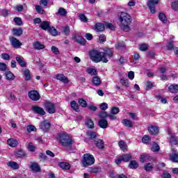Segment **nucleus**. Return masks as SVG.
<instances>
[{
	"instance_id": "f8f14e48",
	"label": "nucleus",
	"mask_w": 178,
	"mask_h": 178,
	"mask_svg": "<svg viewBox=\"0 0 178 178\" xmlns=\"http://www.w3.org/2000/svg\"><path fill=\"white\" fill-rule=\"evenodd\" d=\"M147 130L152 136H156L159 133V128L154 125H149Z\"/></svg>"
},
{
	"instance_id": "3c124183",
	"label": "nucleus",
	"mask_w": 178,
	"mask_h": 178,
	"mask_svg": "<svg viewBox=\"0 0 178 178\" xmlns=\"http://www.w3.org/2000/svg\"><path fill=\"white\" fill-rule=\"evenodd\" d=\"M139 49L140 51H143V52H145V51H148V44H142L139 45Z\"/></svg>"
},
{
	"instance_id": "f03ea898",
	"label": "nucleus",
	"mask_w": 178,
	"mask_h": 178,
	"mask_svg": "<svg viewBox=\"0 0 178 178\" xmlns=\"http://www.w3.org/2000/svg\"><path fill=\"white\" fill-rule=\"evenodd\" d=\"M89 55L90 56V59L93 62H95V63H98L101 61L103 62V63H108L109 61L108 58L105 57V54L97 50L90 51Z\"/></svg>"
},
{
	"instance_id": "bb28decb",
	"label": "nucleus",
	"mask_w": 178,
	"mask_h": 178,
	"mask_svg": "<svg viewBox=\"0 0 178 178\" xmlns=\"http://www.w3.org/2000/svg\"><path fill=\"white\" fill-rule=\"evenodd\" d=\"M47 31L51 34V35H53V37H56V35H58V31L54 26H50Z\"/></svg>"
},
{
	"instance_id": "f704fd0d",
	"label": "nucleus",
	"mask_w": 178,
	"mask_h": 178,
	"mask_svg": "<svg viewBox=\"0 0 178 178\" xmlns=\"http://www.w3.org/2000/svg\"><path fill=\"white\" fill-rule=\"evenodd\" d=\"M122 123L126 127H129V128L133 127V122L130 120H127V119L123 120Z\"/></svg>"
},
{
	"instance_id": "72a5a7b5",
	"label": "nucleus",
	"mask_w": 178,
	"mask_h": 178,
	"mask_svg": "<svg viewBox=\"0 0 178 178\" xmlns=\"http://www.w3.org/2000/svg\"><path fill=\"white\" fill-rule=\"evenodd\" d=\"M168 90L170 91V92H172V94H175L176 92H177L178 91V86L177 85H170L168 87Z\"/></svg>"
},
{
	"instance_id": "de8ad7c7",
	"label": "nucleus",
	"mask_w": 178,
	"mask_h": 178,
	"mask_svg": "<svg viewBox=\"0 0 178 178\" xmlns=\"http://www.w3.org/2000/svg\"><path fill=\"white\" fill-rule=\"evenodd\" d=\"M87 72L88 73V74H91V76H97V70L94 68H88L87 70Z\"/></svg>"
},
{
	"instance_id": "9b49d317",
	"label": "nucleus",
	"mask_w": 178,
	"mask_h": 178,
	"mask_svg": "<svg viewBox=\"0 0 178 178\" xmlns=\"http://www.w3.org/2000/svg\"><path fill=\"white\" fill-rule=\"evenodd\" d=\"M50 127L51 123H49V122L44 120L42 122H40V129H41V130H42L43 131H48Z\"/></svg>"
},
{
	"instance_id": "ddd939ff",
	"label": "nucleus",
	"mask_w": 178,
	"mask_h": 178,
	"mask_svg": "<svg viewBox=\"0 0 178 178\" xmlns=\"http://www.w3.org/2000/svg\"><path fill=\"white\" fill-rule=\"evenodd\" d=\"M172 154H170V159L172 162H178V153H176L177 149L172 148Z\"/></svg>"
},
{
	"instance_id": "f3484780",
	"label": "nucleus",
	"mask_w": 178,
	"mask_h": 178,
	"mask_svg": "<svg viewBox=\"0 0 178 178\" xmlns=\"http://www.w3.org/2000/svg\"><path fill=\"white\" fill-rule=\"evenodd\" d=\"M30 168L32 172H34L35 173H38V172H40V170H41L40 165L37 163H31Z\"/></svg>"
},
{
	"instance_id": "49530a36",
	"label": "nucleus",
	"mask_w": 178,
	"mask_h": 178,
	"mask_svg": "<svg viewBox=\"0 0 178 178\" xmlns=\"http://www.w3.org/2000/svg\"><path fill=\"white\" fill-rule=\"evenodd\" d=\"M24 74L25 76V80L26 81H29V80L31 79V74H30V71L29 70H26L24 72Z\"/></svg>"
},
{
	"instance_id": "20e7f679",
	"label": "nucleus",
	"mask_w": 178,
	"mask_h": 178,
	"mask_svg": "<svg viewBox=\"0 0 178 178\" xmlns=\"http://www.w3.org/2000/svg\"><path fill=\"white\" fill-rule=\"evenodd\" d=\"M94 163H95V159L94 158V156H92V154H83V159L82 161V165L83 168L91 166V165H94Z\"/></svg>"
},
{
	"instance_id": "13d9d810",
	"label": "nucleus",
	"mask_w": 178,
	"mask_h": 178,
	"mask_svg": "<svg viewBox=\"0 0 178 178\" xmlns=\"http://www.w3.org/2000/svg\"><path fill=\"white\" fill-rule=\"evenodd\" d=\"M28 133H31V131H35L37 129L33 125H29L26 128Z\"/></svg>"
},
{
	"instance_id": "412c9836",
	"label": "nucleus",
	"mask_w": 178,
	"mask_h": 178,
	"mask_svg": "<svg viewBox=\"0 0 178 178\" xmlns=\"http://www.w3.org/2000/svg\"><path fill=\"white\" fill-rule=\"evenodd\" d=\"M5 76L6 80H8L9 81H12V80H15V74H13L10 71H7L5 73Z\"/></svg>"
},
{
	"instance_id": "c9c22d12",
	"label": "nucleus",
	"mask_w": 178,
	"mask_h": 178,
	"mask_svg": "<svg viewBox=\"0 0 178 178\" xmlns=\"http://www.w3.org/2000/svg\"><path fill=\"white\" fill-rule=\"evenodd\" d=\"M7 144H8L10 147H16L17 145V140L10 138L7 140Z\"/></svg>"
},
{
	"instance_id": "0e129e2a",
	"label": "nucleus",
	"mask_w": 178,
	"mask_h": 178,
	"mask_svg": "<svg viewBox=\"0 0 178 178\" xmlns=\"http://www.w3.org/2000/svg\"><path fill=\"white\" fill-rule=\"evenodd\" d=\"M1 56V59H3L4 60H9L10 59V56L8 54H2Z\"/></svg>"
},
{
	"instance_id": "aec40b11",
	"label": "nucleus",
	"mask_w": 178,
	"mask_h": 178,
	"mask_svg": "<svg viewBox=\"0 0 178 178\" xmlns=\"http://www.w3.org/2000/svg\"><path fill=\"white\" fill-rule=\"evenodd\" d=\"M152 157L149 154H142L140 155V162L145 163L147 161H151Z\"/></svg>"
},
{
	"instance_id": "69168bd1",
	"label": "nucleus",
	"mask_w": 178,
	"mask_h": 178,
	"mask_svg": "<svg viewBox=\"0 0 178 178\" xmlns=\"http://www.w3.org/2000/svg\"><path fill=\"white\" fill-rule=\"evenodd\" d=\"M63 31L65 35H69V34L70 33V28H69V26H65L64 27Z\"/></svg>"
},
{
	"instance_id": "a18cd8bd",
	"label": "nucleus",
	"mask_w": 178,
	"mask_h": 178,
	"mask_svg": "<svg viewBox=\"0 0 178 178\" xmlns=\"http://www.w3.org/2000/svg\"><path fill=\"white\" fill-rule=\"evenodd\" d=\"M159 18L161 22H163V23H166V22H168V19H166V15L163 14V13H159Z\"/></svg>"
},
{
	"instance_id": "bf43d9fd",
	"label": "nucleus",
	"mask_w": 178,
	"mask_h": 178,
	"mask_svg": "<svg viewBox=\"0 0 178 178\" xmlns=\"http://www.w3.org/2000/svg\"><path fill=\"white\" fill-rule=\"evenodd\" d=\"M171 8L173 10H177L178 9V1H175L172 3Z\"/></svg>"
},
{
	"instance_id": "7c9ffc66",
	"label": "nucleus",
	"mask_w": 178,
	"mask_h": 178,
	"mask_svg": "<svg viewBox=\"0 0 178 178\" xmlns=\"http://www.w3.org/2000/svg\"><path fill=\"white\" fill-rule=\"evenodd\" d=\"M86 126H87L88 129H94V122L92 121V120L90 118L86 119Z\"/></svg>"
},
{
	"instance_id": "4468645a",
	"label": "nucleus",
	"mask_w": 178,
	"mask_h": 178,
	"mask_svg": "<svg viewBox=\"0 0 178 178\" xmlns=\"http://www.w3.org/2000/svg\"><path fill=\"white\" fill-rule=\"evenodd\" d=\"M102 54H104V58L108 56V58H111L113 56V49L106 47L104 49Z\"/></svg>"
},
{
	"instance_id": "c03bdc74",
	"label": "nucleus",
	"mask_w": 178,
	"mask_h": 178,
	"mask_svg": "<svg viewBox=\"0 0 178 178\" xmlns=\"http://www.w3.org/2000/svg\"><path fill=\"white\" fill-rule=\"evenodd\" d=\"M70 105L72 109H74V111H76V112L79 111V104H77V102H76V101H72Z\"/></svg>"
},
{
	"instance_id": "7ed1b4c3",
	"label": "nucleus",
	"mask_w": 178,
	"mask_h": 178,
	"mask_svg": "<svg viewBox=\"0 0 178 178\" xmlns=\"http://www.w3.org/2000/svg\"><path fill=\"white\" fill-rule=\"evenodd\" d=\"M58 140L62 147H65V148L70 147L73 144V139H72V136L67 133L60 134L58 135Z\"/></svg>"
},
{
	"instance_id": "4d7b16f0",
	"label": "nucleus",
	"mask_w": 178,
	"mask_h": 178,
	"mask_svg": "<svg viewBox=\"0 0 178 178\" xmlns=\"http://www.w3.org/2000/svg\"><path fill=\"white\" fill-rule=\"evenodd\" d=\"M79 17L80 20L83 22V23H87V22H88V19H87V17H86V15L84 14H80Z\"/></svg>"
},
{
	"instance_id": "09e8293b",
	"label": "nucleus",
	"mask_w": 178,
	"mask_h": 178,
	"mask_svg": "<svg viewBox=\"0 0 178 178\" xmlns=\"http://www.w3.org/2000/svg\"><path fill=\"white\" fill-rule=\"evenodd\" d=\"M78 102H79V105H81V106H82V108H87V102L86 100H84V99H79L78 100Z\"/></svg>"
},
{
	"instance_id": "39448f33",
	"label": "nucleus",
	"mask_w": 178,
	"mask_h": 178,
	"mask_svg": "<svg viewBox=\"0 0 178 178\" xmlns=\"http://www.w3.org/2000/svg\"><path fill=\"white\" fill-rule=\"evenodd\" d=\"M159 3V0H148L147 5L151 13H155L156 11L155 10V5Z\"/></svg>"
},
{
	"instance_id": "ea45409f",
	"label": "nucleus",
	"mask_w": 178,
	"mask_h": 178,
	"mask_svg": "<svg viewBox=\"0 0 178 178\" xmlns=\"http://www.w3.org/2000/svg\"><path fill=\"white\" fill-rule=\"evenodd\" d=\"M129 168L130 169H137L138 168V163L136 161H131L129 163Z\"/></svg>"
},
{
	"instance_id": "e433bc0d",
	"label": "nucleus",
	"mask_w": 178,
	"mask_h": 178,
	"mask_svg": "<svg viewBox=\"0 0 178 178\" xmlns=\"http://www.w3.org/2000/svg\"><path fill=\"white\" fill-rule=\"evenodd\" d=\"M8 166H9V168H11L12 169H19V164H17V163L15 162V161H10L7 163Z\"/></svg>"
},
{
	"instance_id": "a878e982",
	"label": "nucleus",
	"mask_w": 178,
	"mask_h": 178,
	"mask_svg": "<svg viewBox=\"0 0 178 178\" xmlns=\"http://www.w3.org/2000/svg\"><path fill=\"white\" fill-rule=\"evenodd\" d=\"M144 169L147 172H151L152 169H154V163H147L144 165Z\"/></svg>"
},
{
	"instance_id": "a19ab883",
	"label": "nucleus",
	"mask_w": 178,
	"mask_h": 178,
	"mask_svg": "<svg viewBox=\"0 0 178 178\" xmlns=\"http://www.w3.org/2000/svg\"><path fill=\"white\" fill-rule=\"evenodd\" d=\"M90 173H99L101 172V167H92L89 169Z\"/></svg>"
},
{
	"instance_id": "2f4dec72",
	"label": "nucleus",
	"mask_w": 178,
	"mask_h": 178,
	"mask_svg": "<svg viewBox=\"0 0 178 178\" xmlns=\"http://www.w3.org/2000/svg\"><path fill=\"white\" fill-rule=\"evenodd\" d=\"M59 166L61 168V169H63V170H69V169H70V164L67 163H60Z\"/></svg>"
},
{
	"instance_id": "c85d7f7f",
	"label": "nucleus",
	"mask_w": 178,
	"mask_h": 178,
	"mask_svg": "<svg viewBox=\"0 0 178 178\" xmlns=\"http://www.w3.org/2000/svg\"><path fill=\"white\" fill-rule=\"evenodd\" d=\"M15 59L17 62L22 66V67H26V62H24V60H23L22 57L21 56H16Z\"/></svg>"
},
{
	"instance_id": "c756f323",
	"label": "nucleus",
	"mask_w": 178,
	"mask_h": 178,
	"mask_svg": "<svg viewBox=\"0 0 178 178\" xmlns=\"http://www.w3.org/2000/svg\"><path fill=\"white\" fill-rule=\"evenodd\" d=\"M13 33L16 37H20L23 34L22 28L13 29Z\"/></svg>"
},
{
	"instance_id": "37998d69",
	"label": "nucleus",
	"mask_w": 178,
	"mask_h": 178,
	"mask_svg": "<svg viewBox=\"0 0 178 178\" xmlns=\"http://www.w3.org/2000/svg\"><path fill=\"white\" fill-rule=\"evenodd\" d=\"M86 134L90 140H94V138H97V134L95 132H92V131H88Z\"/></svg>"
},
{
	"instance_id": "4be33fe9",
	"label": "nucleus",
	"mask_w": 178,
	"mask_h": 178,
	"mask_svg": "<svg viewBox=\"0 0 178 178\" xmlns=\"http://www.w3.org/2000/svg\"><path fill=\"white\" fill-rule=\"evenodd\" d=\"M118 145L123 152H126V151H127V144H126V142L121 140L118 143Z\"/></svg>"
},
{
	"instance_id": "6e6d98bb",
	"label": "nucleus",
	"mask_w": 178,
	"mask_h": 178,
	"mask_svg": "<svg viewBox=\"0 0 178 178\" xmlns=\"http://www.w3.org/2000/svg\"><path fill=\"white\" fill-rule=\"evenodd\" d=\"M8 70V65L5 63H0V70L5 72Z\"/></svg>"
},
{
	"instance_id": "6ab92c4d",
	"label": "nucleus",
	"mask_w": 178,
	"mask_h": 178,
	"mask_svg": "<svg viewBox=\"0 0 178 178\" xmlns=\"http://www.w3.org/2000/svg\"><path fill=\"white\" fill-rule=\"evenodd\" d=\"M98 124L101 129H106L108 127V120L102 119L98 122Z\"/></svg>"
},
{
	"instance_id": "864d4df0",
	"label": "nucleus",
	"mask_w": 178,
	"mask_h": 178,
	"mask_svg": "<svg viewBox=\"0 0 178 178\" xmlns=\"http://www.w3.org/2000/svg\"><path fill=\"white\" fill-rule=\"evenodd\" d=\"M120 112V110H119V108L118 107H113L111 110V113L112 115H118Z\"/></svg>"
},
{
	"instance_id": "6e6552de",
	"label": "nucleus",
	"mask_w": 178,
	"mask_h": 178,
	"mask_svg": "<svg viewBox=\"0 0 178 178\" xmlns=\"http://www.w3.org/2000/svg\"><path fill=\"white\" fill-rule=\"evenodd\" d=\"M29 97L32 101H38L41 96H40V93H38L36 90H31L29 92Z\"/></svg>"
},
{
	"instance_id": "774afa93",
	"label": "nucleus",
	"mask_w": 178,
	"mask_h": 178,
	"mask_svg": "<svg viewBox=\"0 0 178 178\" xmlns=\"http://www.w3.org/2000/svg\"><path fill=\"white\" fill-rule=\"evenodd\" d=\"M107 108H108V104L102 103L100 104V108L102 109V111H106Z\"/></svg>"
},
{
	"instance_id": "8fccbe9b",
	"label": "nucleus",
	"mask_w": 178,
	"mask_h": 178,
	"mask_svg": "<svg viewBox=\"0 0 178 178\" xmlns=\"http://www.w3.org/2000/svg\"><path fill=\"white\" fill-rule=\"evenodd\" d=\"M35 10L38 12V13H40L41 15L44 14L45 13V10L41 7V6H35Z\"/></svg>"
},
{
	"instance_id": "680f3d73",
	"label": "nucleus",
	"mask_w": 178,
	"mask_h": 178,
	"mask_svg": "<svg viewBox=\"0 0 178 178\" xmlns=\"http://www.w3.org/2000/svg\"><path fill=\"white\" fill-rule=\"evenodd\" d=\"M150 138L149 136H145L142 138V141L144 144H148L149 143Z\"/></svg>"
},
{
	"instance_id": "473e14b6",
	"label": "nucleus",
	"mask_w": 178,
	"mask_h": 178,
	"mask_svg": "<svg viewBox=\"0 0 178 178\" xmlns=\"http://www.w3.org/2000/svg\"><path fill=\"white\" fill-rule=\"evenodd\" d=\"M56 15V16H66V15H67V11H66V10L63 8H60Z\"/></svg>"
},
{
	"instance_id": "dca6fc26",
	"label": "nucleus",
	"mask_w": 178,
	"mask_h": 178,
	"mask_svg": "<svg viewBox=\"0 0 178 178\" xmlns=\"http://www.w3.org/2000/svg\"><path fill=\"white\" fill-rule=\"evenodd\" d=\"M56 80H59L60 81H62V83H69V79L67 77L65 76V75L62 74H58L56 75Z\"/></svg>"
},
{
	"instance_id": "338daca9",
	"label": "nucleus",
	"mask_w": 178,
	"mask_h": 178,
	"mask_svg": "<svg viewBox=\"0 0 178 178\" xmlns=\"http://www.w3.org/2000/svg\"><path fill=\"white\" fill-rule=\"evenodd\" d=\"M162 177L163 178H172V175H170V174L169 172H168L166 171H163Z\"/></svg>"
},
{
	"instance_id": "f257e3e1",
	"label": "nucleus",
	"mask_w": 178,
	"mask_h": 178,
	"mask_svg": "<svg viewBox=\"0 0 178 178\" xmlns=\"http://www.w3.org/2000/svg\"><path fill=\"white\" fill-rule=\"evenodd\" d=\"M118 19V26H120L124 31H130V24L132 20L131 16L127 13H121Z\"/></svg>"
},
{
	"instance_id": "5fc2aeb1",
	"label": "nucleus",
	"mask_w": 178,
	"mask_h": 178,
	"mask_svg": "<svg viewBox=\"0 0 178 178\" xmlns=\"http://www.w3.org/2000/svg\"><path fill=\"white\" fill-rule=\"evenodd\" d=\"M99 118L102 119H106V118H108L109 116V114L106 113V111H101L99 114Z\"/></svg>"
},
{
	"instance_id": "603ef678",
	"label": "nucleus",
	"mask_w": 178,
	"mask_h": 178,
	"mask_svg": "<svg viewBox=\"0 0 178 178\" xmlns=\"http://www.w3.org/2000/svg\"><path fill=\"white\" fill-rule=\"evenodd\" d=\"M14 22L17 26H22V24H23V22L20 17L14 18Z\"/></svg>"
},
{
	"instance_id": "9d476101",
	"label": "nucleus",
	"mask_w": 178,
	"mask_h": 178,
	"mask_svg": "<svg viewBox=\"0 0 178 178\" xmlns=\"http://www.w3.org/2000/svg\"><path fill=\"white\" fill-rule=\"evenodd\" d=\"M72 40H74L78 44H80V45L86 44V39H84L83 37L80 36L79 35H74L72 36Z\"/></svg>"
},
{
	"instance_id": "58836bf2",
	"label": "nucleus",
	"mask_w": 178,
	"mask_h": 178,
	"mask_svg": "<svg viewBox=\"0 0 178 178\" xmlns=\"http://www.w3.org/2000/svg\"><path fill=\"white\" fill-rule=\"evenodd\" d=\"M120 156L124 162H129V161L131 159V155H130L129 154H122Z\"/></svg>"
},
{
	"instance_id": "2eb2a0df",
	"label": "nucleus",
	"mask_w": 178,
	"mask_h": 178,
	"mask_svg": "<svg viewBox=\"0 0 178 178\" xmlns=\"http://www.w3.org/2000/svg\"><path fill=\"white\" fill-rule=\"evenodd\" d=\"M95 144L99 149H104L105 148V143L101 139H97L95 140Z\"/></svg>"
},
{
	"instance_id": "393cba45",
	"label": "nucleus",
	"mask_w": 178,
	"mask_h": 178,
	"mask_svg": "<svg viewBox=\"0 0 178 178\" xmlns=\"http://www.w3.org/2000/svg\"><path fill=\"white\" fill-rule=\"evenodd\" d=\"M33 48H35V49H44V48H45V46H44V44H41V42H35L33 43Z\"/></svg>"
},
{
	"instance_id": "cd10ccee",
	"label": "nucleus",
	"mask_w": 178,
	"mask_h": 178,
	"mask_svg": "<svg viewBox=\"0 0 178 178\" xmlns=\"http://www.w3.org/2000/svg\"><path fill=\"white\" fill-rule=\"evenodd\" d=\"M151 145H152L151 150L153 152H158L159 149H161L159 145H158V143L155 142H153Z\"/></svg>"
},
{
	"instance_id": "4c0bfd02",
	"label": "nucleus",
	"mask_w": 178,
	"mask_h": 178,
	"mask_svg": "<svg viewBox=\"0 0 178 178\" xmlns=\"http://www.w3.org/2000/svg\"><path fill=\"white\" fill-rule=\"evenodd\" d=\"M26 148L30 152H35V146L33 143L30 142L26 145Z\"/></svg>"
},
{
	"instance_id": "1a4fd4ad",
	"label": "nucleus",
	"mask_w": 178,
	"mask_h": 178,
	"mask_svg": "<svg viewBox=\"0 0 178 178\" xmlns=\"http://www.w3.org/2000/svg\"><path fill=\"white\" fill-rule=\"evenodd\" d=\"M10 42L13 48H20V47H22V42L15 37H11L10 38Z\"/></svg>"
},
{
	"instance_id": "e2e57ef3",
	"label": "nucleus",
	"mask_w": 178,
	"mask_h": 178,
	"mask_svg": "<svg viewBox=\"0 0 178 178\" xmlns=\"http://www.w3.org/2000/svg\"><path fill=\"white\" fill-rule=\"evenodd\" d=\"M154 87V85L152 84V82L147 81L146 82V90H151V88H152Z\"/></svg>"
},
{
	"instance_id": "a211bd4d",
	"label": "nucleus",
	"mask_w": 178,
	"mask_h": 178,
	"mask_svg": "<svg viewBox=\"0 0 178 178\" xmlns=\"http://www.w3.org/2000/svg\"><path fill=\"white\" fill-rule=\"evenodd\" d=\"M33 111L35 113H38V115H45V111H44L43 108H41L40 106H35L33 107Z\"/></svg>"
},
{
	"instance_id": "79ce46f5",
	"label": "nucleus",
	"mask_w": 178,
	"mask_h": 178,
	"mask_svg": "<svg viewBox=\"0 0 178 178\" xmlns=\"http://www.w3.org/2000/svg\"><path fill=\"white\" fill-rule=\"evenodd\" d=\"M92 83L94 86H98L101 85V79L98 76H95L92 79Z\"/></svg>"
},
{
	"instance_id": "052dcab7",
	"label": "nucleus",
	"mask_w": 178,
	"mask_h": 178,
	"mask_svg": "<svg viewBox=\"0 0 178 178\" xmlns=\"http://www.w3.org/2000/svg\"><path fill=\"white\" fill-rule=\"evenodd\" d=\"M120 83L124 87H129V80L122 79L120 80Z\"/></svg>"
},
{
	"instance_id": "5701e85b",
	"label": "nucleus",
	"mask_w": 178,
	"mask_h": 178,
	"mask_svg": "<svg viewBox=\"0 0 178 178\" xmlns=\"http://www.w3.org/2000/svg\"><path fill=\"white\" fill-rule=\"evenodd\" d=\"M95 30H96V31H104V30H105V25L102 23H97L95 25Z\"/></svg>"
},
{
	"instance_id": "b1692460",
	"label": "nucleus",
	"mask_w": 178,
	"mask_h": 178,
	"mask_svg": "<svg viewBox=\"0 0 178 178\" xmlns=\"http://www.w3.org/2000/svg\"><path fill=\"white\" fill-rule=\"evenodd\" d=\"M40 29H42V30H49L51 26L49 25V22L44 21L40 23Z\"/></svg>"
},
{
	"instance_id": "423d86ee",
	"label": "nucleus",
	"mask_w": 178,
	"mask_h": 178,
	"mask_svg": "<svg viewBox=\"0 0 178 178\" xmlns=\"http://www.w3.org/2000/svg\"><path fill=\"white\" fill-rule=\"evenodd\" d=\"M46 111L49 113H55L56 109H55V104L51 102H47L44 104Z\"/></svg>"
},
{
	"instance_id": "0eeeda50",
	"label": "nucleus",
	"mask_w": 178,
	"mask_h": 178,
	"mask_svg": "<svg viewBox=\"0 0 178 178\" xmlns=\"http://www.w3.org/2000/svg\"><path fill=\"white\" fill-rule=\"evenodd\" d=\"M168 133L170 136V143L172 145H178V140L176 135L172 132V130L168 129Z\"/></svg>"
}]
</instances>
